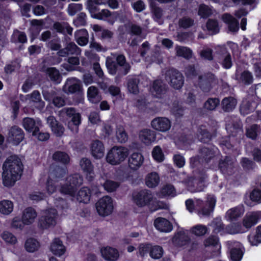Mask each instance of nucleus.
<instances>
[{"mask_svg": "<svg viewBox=\"0 0 261 261\" xmlns=\"http://www.w3.org/2000/svg\"><path fill=\"white\" fill-rule=\"evenodd\" d=\"M3 184L6 187H11L20 178L23 171V165L17 155H10L3 163Z\"/></svg>", "mask_w": 261, "mask_h": 261, "instance_id": "nucleus-1", "label": "nucleus"}, {"mask_svg": "<svg viewBox=\"0 0 261 261\" xmlns=\"http://www.w3.org/2000/svg\"><path fill=\"white\" fill-rule=\"evenodd\" d=\"M216 202V197L214 194H208L205 201L198 199L196 200L195 203H194L192 199H188L186 200L185 204L187 209L190 212L194 211L195 205L196 206L199 207V214L204 216H208L214 211Z\"/></svg>", "mask_w": 261, "mask_h": 261, "instance_id": "nucleus-2", "label": "nucleus"}, {"mask_svg": "<svg viewBox=\"0 0 261 261\" xmlns=\"http://www.w3.org/2000/svg\"><path fill=\"white\" fill-rule=\"evenodd\" d=\"M200 155L192 156L190 159V166L191 168H196L201 162L209 163L212 159L220 154L218 148H200Z\"/></svg>", "mask_w": 261, "mask_h": 261, "instance_id": "nucleus-3", "label": "nucleus"}, {"mask_svg": "<svg viewBox=\"0 0 261 261\" xmlns=\"http://www.w3.org/2000/svg\"><path fill=\"white\" fill-rule=\"evenodd\" d=\"M128 154V148H111L107 155L106 160L111 165H116L124 161Z\"/></svg>", "mask_w": 261, "mask_h": 261, "instance_id": "nucleus-4", "label": "nucleus"}, {"mask_svg": "<svg viewBox=\"0 0 261 261\" xmlns=\"http://www.w3.org/2000/svg\"><path fill=\"white\" fill-rule=\"evenodd\" d=\"M95 206L98 215L102 217L111 215L114 210L113 199L109 196L100 198L96 203Z\"/></svg>", "mask_w": 261, "mask_h": 261, "instance_id": "nucleus-5", "label": "nucleus"}, {"mask_svg": "<svg viewBox=\"0 0 261 261\" xmlns=\"http://www.w3.org/2000/svg\"><path fill=\"white\" fill-rule=\"evenodd\" d=\"M57 211L55 208H49L45 211L44 215L41 216L38 221V226L44 229L54 226L56 224Z\"/></svg>", "mask_w": 261, "mask_h": 261, "instance_id": "nucleus-6", "label": "nucleus"}, {"mask_svg": "<svg viewBox=\"0 0 261 261\" xmlns=\"http://www.w3.org/2000/svg\"><path fill=\"white\" fill-rule=\"evenodd\" d=\"M152 199L153 196L151 191L147 189L141 190L133 194L134 202L140 207L148 205Z\"/></svg>", "mask_w": 261, "mask_h": 261, "instance_id": "nucleus-7", "label": "nucleus"}, {"mask_svg": "<svg viewBox=\"0 0 261 261\" xmlns=\"http://www.w3.org/2000/svg\"><path fill=\"white\" fill-rule=\"evenodd\" d=\"M166 79L175 89H180L184 85V80L182 74L174 69H171L167 71Z\"/></svg>", "mask_w": 261, "mask_h": 261, "instance_id": "nucleus-8", "label": "nucleus"}, {"mask_svg": "<svg viewBox=\"0 0 261 261\" xmlns=\"http://www.w3.org/2000/svg\"><path fill=\"white\" fill-rule=\"evenodd\" d=\"M216 60L222 66L228 69L231 67L232 65V58L230 54L226 50L224 47H218V50L216 51Z\"/></svg>", "mask_w": 261, "mask_h": 261, "instance_id": "nucleus-9", "label": "nucleus"}, {"mask_svg": "<svg viewBox=\"0 0 261 261\" xmlns=\"http://www.w3.org/2000/svg\"><path fill=\"white\" fill-rule=\"evenodd\" d=\"M80 166L86 179L89 182L92 181L95 177L94 166L91 160L87 158H82L80 161Z\"/></svg>", "mask_w": 261, "mask_h": 261, "instance_id": "nucleus-10", "label": "nucleus"}, {"mask_svg": "<svg viewBox=\"0 0 261 261\" xmlns=\"http://www.w3.org/2000/svg\"><path fill=\"white\" fill-rule=\"evenodd\" d=\"M198 79L199 87L205 93L210 92L212 87L217 83L215 76L212 73L204 76H199Z\"/></svg>", "mask_w": 261, "mask_h": 261, "instance_id": "nucleus-11", "label": "nucleus"}, {"mask_svg": "<svg viewBox=\"0 0 261 261\" xmlns=\"http://www.w3.org/2000/svg\"><path fill=\"white\" fill-rule=\"evenodd\" d=\"M151 124L153 128L161 132L168 131L171 126L170 120L166 117H162L153 119L151 121Z\"/></svg>", "mask_w": 261, "mask_h": 261, "instance_id": "nucleus-12", "label": "nucleus"}, {"mask_svg": "<svg viewBox=\"0 0 261 261\" xmlns=\"http://www.w3.org/2000/svg\"><path fill=\"white\" fill-rule=\"evenodd\" d=\"M24 138L23 130L16 126H12L9 131L8 139L15 145H18Z\"/></svg>", "mask_w": 261, "mask_h": 261, "instance_id": "nucleus-13", "label": "nucleus"}, {"mask_svg": "<svg viewBox=\"0 0 261 261\" xmlns=\"http://www.w3.org/2000/svg\"><path fill=\"white\" fill-rule=\"evenodd\" d=\"M100 253L102 258L107 261H116L119 257L118 250L110 246L102 247Z\"/></svg>", "mask_w": 261, "mask_h": 261, "instance_id": "nucleus-14", "label": "nucleus"}, {"mask_svg": "<svg viewBox=\"0 0 261 261\" xmlns=\"http://www.w3.org/2000/svg\"><path fill=\"white\" fill-rule=\"evenodd\" d=\"M139 138L146 145H150L155 140V133L149 129H144L139 133Z\"/></svg>", "mask_w": 261, "mask_h": 261, "instance_id": "nucleus-15", "label": "nucleus"}, {"mask_svg": "<svg viewBox=\"0 0 261 261\" xmlns=\"http://www.w3.org/2000/svg\"><path fill=\"white\" fill-rule=\"evenodd\" d=\"M218 166L220 171L223 174L231 175L234 172L233 163L228 156H226L224 160H221Z\"/></svg>", "mask_w": 261, "mask_h": 261, "instance_id": "nucleus-16", "label": "nucleus"}, {"mask_svg": "<svg viewBox=\"0 0 261 261\" xmlns=\"http://www.w3.org/2000/svg\"><path fill=\"white\" fill-rule=\"evenodd\" d=\"M81 86L79 80L75 77L67 79L63 90L67 93H74L80 90Z\"/></svg>", "mask_w": 261, "mask_h": 261, "instance_id": "nucleus-17", "label": "nucleus"}, {"mask_svg": "<svg viewBox=\"0 0 261 261\" xmlns=\"http://www.w3.org/2000/svg\"><path fill=\"white\" fill-rule=\"evenodd\" d=\"M154 226L155 228L160 231L169 232L173 229L171 223L167 219L159 217L154 221Z\"/></svg>", "mask_w": 261, "mask_h": 261, "instance_id": "nucleus-18", "label": "nucleus"}, {"mask_svg": "<svg viewBox=\"0 0 261 261\" xmlns=\"http://www.w3.org/2000/svg\"><path fill=\"white\" fill-rule=\"evenodd\" d=\"M191 238L184 231H179L172 239L173 243L177 247H187L190 243Z\"/></svg>", "mask_w": 261, "mask_h": 261, "instance_id": "nucleus-19", "label": "nucleus"}, {"mask_svg": "<svg viewBox=\"0 0 261 261\" xmlns=\"http://www.w3.org/2000/svg\"><path fill=\"white\" fill-rule=\"evenodd\" d=\"M144 157L142 153L139 152H133L128 158V166L133 170H137L143 164Z\"/></svg>", "mask_w": 261, "mask_h": 261, "instance_id": "nucleus-20", "label": "nucleus"}, {"mask_svg": "<svg viewBox=\"0 0 261 261\" xmlns=\"http://www.w3.org/2000/svg\"><path fill=\"white\" fill-rule=\"evenodd\" d=\"M260 215L259 212H253L249 215H246L243 220V225L246 231L257 223Z\"/></svg>", "mask_w": 261, "mask_h": 261, "instance_id": "nucleus-21", "label": "nucleus"}, {"mask_svg": "<svg viewBox=\"0 0 261 261\" xmlns=\"http://www.w3.org/2000/svg\"><path fill=\"white\" fill-rule=\"evenodd\" d=\"M47 122L49 125L52 132L58 137L63 135L65 131L63 126L60 124L53 116L47 118Z\"/></svg>", "mask_w": 261, "mask_h": 261, "instance_id": "nucleus-22", "label": "nucleus"}, {"mask_svg": "<svg viewBox=\"0 0 261 261\" xmlns=\"http://www.w3.org/2000/svg\"><path fill=\"white\" fill-rule=\"evenodd\" d=\"M167 86L161 80H156L154 81L151 91L153 95L157 97H161L165 94L167 91Z\"/></svg>", "mask_w": 261, "mask_h": 261, "instance_id": "nucleus-23", "label": "nucleus"}, {"mask_svg": "<svg viewBox=\"0 0 261 261\" xmlns=\"http://www.w3.org/2000/svg\"><path fill=\"white\" fill-rule=\"evenodd\" d=\"M37 214L35 210L32 207H28L23 211L22 219L25 225H31L35 221Z\"/></svg>", "mask_w": 261, "mask_h": 261, "instance_id": "nucleus-24", "label": "nucleus"}, {"mask_svg": "<svg viewBox=\"0 0 261 261\" xmlns=\"http://www.w3.org/2000/svg\"><path fill=\"white\" fill-rule=\"evenodd\" d=\"M50 250L53 254L60 257L65 253L66 248L59 238H56L50 245Z\"/></svg>", "mask_w": 261, "mask_h": 261, "instance_id": "nucleus-25", "label": "nucleus"}, {"mask_svg": "<svg viewBox=\"0 0 261 261\" xmlns=\"http://www.w3.org/2000/svg\"><path fill=\"white\" fill-rule=\"evenodd\" d=\"M223 21L227 24L229 31L237 32L239 30V22L232 15L225 13L222 16Z\"/></svg>", "mask_w": 261, "mask_h": 261, "instance_id": "nucleus-26", "label": "nucleus"}, {"mask_svg": "<svg viewBox=\"0 0 261 261\" xmlns=\"http://www.w3.org/2000/svg\"><path fill=\"white\" fill-rule=\"evenodd\" d=\"M256 103L253 101L252 98L248 97L244 99L240 107V111L243 115H246L254 111Z\"/></svg>", "mask_w": 261, "mask_h": 261, "instance_id": "nucleus-27", "label": "nucleus"}, {"mask_svg": "<svg viewBox=\"0 0 261 261\" xmlns=\"http://www.w3.org/2000/svg\"><path fill=\"white\" fill-rule=\"evenodd\" d=\"M244 213V209L242 206H238L229 209L226 212V216L230 221H236L241 217Z\"/></svg>", "mask_w": 261, "mask_h": 261, "instance_id": "nucleus-28", "label": "nucleus"}, {"mask_svg": "<svg viewBox=\"0 0 261 261\" xmlns=\"http://www.w3.org/2000/svg\"><path fill=\"white\" fill-rule=\"evenodd\" d=\"M22 125L27 131L32 132L33 136L37 135V132L39 130V128L36 126L35 121L33 119L29 117L24 118L22 121Z\"/></svg>", "mask_w": 261, "mask_h": 261, "instance_id": "nucleus-29", "label": "nucleus"}, {"mask_svg": "<svg viewBox=\"0 0 261 261\" xmlns=\"http://www.w3.org/2000/svg\"><path fill=\"white\" fill-rule=\"evenodd\" d=\"M91 196L90 189L86 187H82L78 192L77 199L80 202L88 203L90 202Z\"/></svg>", "mask_w": 261, "mask_h": 261, "instance_id": "nucleus-30", "label": "nucleus"}, {"mask_svg": "<svg viewBox=\"0 0 261 261\" xmlns=\"http://www.w3.org/2000/svg\"><path fill=\"white\" fill-rule=\"evenodd\" d=\"M40 244L38 240L33 238H30L26 240L24 243L25 250L30 253H33L38 250Z\"/></svg>", "mask_w": 261, "mask_h": 261, "instance_id": "nucleus-31", "label": "nucleus"}, {"mask_svg": "<svg viewBox=\"0 0 261 261\" xmlns=\"http://www.w3.org/2000/svg\"><path fill=\"white\" fill-rule=\"evenodd\" d=\"M87 96L89 100L93 103L99 102L101 99L99 95L98 89L95 86H90L88 89Z\"/></svg>", "mask_w": 261, "mask_h": 261, "instance_id": "nucleus-32", "label": "nucleus"}, {"mask_svg": "<svg viewBox=\"0 0 261 261\" xmlns=\"http://www.w3.org/2000/svg\"><path fill=\"white\" fill-rule=\"evenodd\" d=\"M160 182L159 174L155 172L148 173L145 178L146 185L149 188H154L156 187Z\"/></svg>", "mask_w": 261, "mask_h": 261, "instance_id": "nucleus-33", "label": "nucleus"}, {"mask_svg": "<svg viewBox=\"0 0 261 261\" xmlns=\"http://www.w3.org/2000/svg\"><path fill=\"white\" fill-rule=\"evenodd\" d=\"M77 43L81 46L86 45L88 42V33L85 29L77 31L74 34Z\"/></svg>", "mask_w": 261, "mask_h": 261, "instance_id": "nucleus-34", "label": "nucleus"}, {"mask_svg": "<svg viewBox=\"0 0 261 261\" xmlns=\"http://www.w3.org/2000/svg\"><path fill=\"white\" fill-rule=\"evenodd\" d=\"M66 181L77 191L78 188L82 185L83 179L80 174L75 173L67 177Z\"/></svg>", "mask_w": 261, "mask_h": 261, "instance_id": "nucleus-35", "label": "nucleus"}, {"mask_svg": "<svg viewBox=\"0 0 261 261\" xmlns=\"http://www.w3.org/2000/svg\"><path fill=\"white\" fill-rule=\"evenodd\" d=\"M244 254L240 248L232 247L229 251L228 257L230 261H241Z\"/></svg>", "mask_w": 261, "mask_h": 261, "instance_id": "nucleus-36", "label": "nucleus"}, {"mask_svg": "<svg viewBox=\"0 0 261 261\" xmlns=\"http://www.w3.org/2000/svg\"><path fill=\"white\" fill-rule=\"evenodd\" d=\"M53 159L57 162L61 163V164L67 165L70 162V157L69 155L62 151H56L53 155Z\"/></svg>", "mask_w": 261, "mask_h": 261, "instance_id": "nucleus-37", "label": "nucleus"}, {"mask_svg": "<svg viewBox=\"0 0 261 261\" xmlns=\"http://www.w3.org/2000/svg\"><path fill=\"white\" fill-rule=\"evenodd\" d=\"M255 235L249 234L247 239L251 246H258L261 243V224L256 228Z\"/></svg>", "mask_w": 261, "mask_h": 261, "instance_id": "nucleus-38", "label": "nucleus"}, {"mask_svg": "<svg viewBox=\"0 0 261 261\" xmlns=\"http://www.w3.org/2000/svg\"><path fill=\"white\" fill-rule=\"evenodd\" d=\"M237 105V100L232 97L224 98L222 101V107L224 111L229 112L234 109Z\"/></svg>", "mask_w": 261, "mask_h": 261, "instance_id": "nucleus-39", "label": "nucleus"}, {"mask_svg": "<svg viewBox=\"0 0 261 261\" xmlns=\"http://www.w3.org/2000/svg\"><path fill=\"white\" fill-rule=\"evenodd\" d=\"M243 227V225L242 226L239 222L233 223L226 226L225 230L229 234L242 233L246 231Z\"/></svg>", "mask_w": 261, "mask_h": 261, "instance_id": "nucleus-40", "label": "nucleus"}, {"mask_svg": "<svg viewBox=\"0 0 261 261\" xmlns=\"http://www.w3.org/2000/svg\"><path fill=\"white\" fill-rule=\"evenodd\" d=\"M26 98L29 99L30 102L37 105V107L42 108L44 106V103L41 100L40 93L37 91H34L31 94H28L26 96Z\"/></svg>", "mask_w": 261, "mask_h": 261, "instance_id": "nucleus-41", "label": "nucleus"}, {"mask_svg": "<svg viewBox=\"0 0 261 261\" xmlns=\"http://www.w3.org/2000/svg\"><path fill=\"white\" fill-rule=\"evenodd\" d=\"M116 137L117 141L120 143H124L127 141L128 135L123 126L118 125L116 126Z\"/></svg>", "mask_w": 261, "mask_h": 261, "instance_id": "nucleus-42", "label": "nucleus"}, {"mask_svg": "<svg viewBox=\"0 0 261 261\" xmlns=\"http://www.w3.org/2000/svg\"><path fill=\"white\" fill-rule=\"evenodd\" d=\"M116 61L117 64L122 69L120 74L122 75L126 74L128 72L130 67L129 64L126 62L125 57L122 55L117 56L116 57Z\"/></svg>", "mask_w": 261, "mask_h": 261, "instance_id": "nucleus-43", "label": "nucleus"}, {"mask_svg": "<svg viewBox=\"0 0 261 261\" xmlns=\"http://www.w3.org/2000/svg\"><path fill=\"white\" fill-rule=\"evenodd\" d=\"M197 135L198 140L201 142L207 143L211 139V135L205 126L199 127Z\"/></svg>", "mask_w": 261, "mask_h": 261, "instance_id": "nucleus-44", "label": "nucleus"}, {"mask_svg": "<svg viewBox=\"0 0 261 261\" xmlns=\"http://www.w3.org/2000/svg\"><path fill=\"white\" fill-rule=\"evenodd\" d=\"M67 173L66 167H62L59 166H56L52 170L50 174L57 180L63 179L65 177Z\"/></svg>", "mask_w": 261, "mask_h": 261, "instance_id": "nucleus-45", "label": "nucleus"}, {"mask_svg": "<svg viewBox=\"0 0 261 261\" xmlns=\"http://www.w3.org/2000/svg\"><path fill=\"white\" fill-rule=\"evenodd\" d=\"M176 56L181 57L187 59L192 58V51L187 47L176 46L175 47Z\"/></svg>", "mask_w": 261, "mask_h": 261, "instance_id": "nucleus-46", "label": "nucleus"}, {"mask_svg": "<svg viewBox=\"0 0 261 261\" xmlns=\"http://www.w3.org/2000/svg\"><path fill=\"white\" fill-rule=\"evenodd\" d=\"M13 210V203L8 200H4L0 202V213L4 215L10 214Z\"/></svg>", "mask_w": 261, "mask_h": 261, "instance_id": "nucleus-47", "label": "nucleus"}, {"mask_svg": "<svg viewBox=\"0 0 261 261\" xmlns=\"http://www.w3.org/2000/svg\"><path fill=\"white\" fill-rule=\"evenodd\" d=\"M139 79L137 77L129 78L127 82V89L128 91L133 94H137L139 92L138 84Z\"/></svg>", "mask_w": 261, "mask_h": 261, "instance_id": "nucleus-48", "label": "nucleus"}, {"mask_svg": "<svg viewBox=\"0 0 261 261\" xmlns=\"http://www.w3.org/2000/svg\"><path fill=\"white\" fill-rule=\"evenodd\" d=\"M220 103V100L217 98H209L203 105V108L206 111L215 110Z\"/></svg>", "mask_w": 261, "mask_h": 261, "instance_id": "nucleus-49", "label": "nucleus"}, {"mask_svg": "<svg viewBox=\"0 0 261 261\" xmlns=\"http://www.w3.org/2000/svg\"><path fill=\"white\" fill-rule=\"evenodd\" d=\"M203 244L205 247H217L219 246V248H221L219 238L218 236L215 235H211L205 239Z\"/></svg>", "mask_w": 261, "mask_h": 261, "instance_id": "nucleus-50", "label": "nucleus"}, {"mask_svg": "<svg viewBox=\"0 0 261 261\" xmlns=\"http://www.w3.org/2000/svg\"><path fill=\"white\" fill-rule=\"evenodd\" d=\"M46 73L52 81L57 83L60 82L61 75L59 71L56 68L54 67L48 68L46 69Z\"/></svg>", "mask_w": 261, "mask_h": 261, "instance_id": "nucleus-51", "label": "nucleus"}, {"mask_svg": "<svg viewBox=\"0 0 261 261\" xmlns=\"http://www.w3.org/2000/svg\"><path fill=\"white\" fill-rule=\"evenodd\" d=\"M253 76L251 72L248 71H244L238 77L239 82L245 85H250L253 82Z\"/></svg>", "mask_w": 261, "mask_h": 261, "instance_id": "nucleus-52", "label": "nucleus"}, {"mask_svg": "<svg viewBox=\"0 0 261 261\" xmlns=\"http://www.w3.org/2000/svg\"><path fill=\"white\" fill-rule=\"evenodd\" d=\"M163 253V248L160 246L155 245L150 248L149 255L152 258L159 259L162 257Z\"/></svg>", "mask_w": 261, "mask_h": 261, "instance_id": "nucleus-53", "label": "nucleus"}, {"mask_svg": "<svg viewBox=\"0 0 261 261\" xmlns=\"http://www.w3.org/2000/svg\"><path fill=\"white\" fill-rule=\"evenodd\" d=\"M119 186L120 184L118 182L110 179H107L102 185L104 189L108 192L115 191Z\"/></svg>", "mask_w": 261, "mask_h": 261, "instance_id": "nucleus-54", "label": "nucleus"}, {"mask_svg": "<svg viewBox=\"0 0 261 261\" xmlns=\"http://www.w3.org/2000/svg\"><path fill=\"white\" fill-rule=\"evenodd\" d=\"M190 232L196 236H203L207 233V228L205 225L198 224L192 227Z\"/></svg>", "mask_w": 261, "mask_h": 261, "instance_id": "nucleus-55", "label": "nucleus"}, {"mask_svg": "<svg viewBox=\"0 0 261 261\" xmlns=\"http://www.w3.org/2000/svg\"><path fill=\"white\" fill-rule=\"evenodd\" d=\"M259 132V127L256 124H254L247 129L246 134L247 137L254 140L256 138Z\"/></svg>", "mask_w": 261, "mask_h": 261, "instance_id": "nucleus-56", "label": "nucleus"}, {"mask_svg": "<svg viewBox=\"0 0 261 261\" xmlns=\"http://www.w3.org/2000/svg\"><path fill=\"white\" fill-rule=\"evenodd\" d=\"M106 65L109 73L112 75L116 74L118 71L122 70L117 64L109 59L107 60Z\"/></svg>", "mask_w": 261, "mask_h": 261, "instance_id": "nucleus-57", "label": "nucleus"}, {"mask_svg": "<svg viewBox=\"0 0 261 261\" xmlns=\"http://www.w3.org/2000/svg\"><path fill=\"white\" fill-rule=\"evenodd\" d=\"M1 237L7 243L15 244L17 242L16 237L12 233L8 231H4Z\"/></svg>", "mask_w": 261, "mask_h": 261, "instance_id": "nucleus-58", "label": "nucleus"}, {"mask_svg": "<svg viewBox=\"0 0 261 261\" xmlns=\"http://www.w3.org/2000/svg\"><path fill=\"white\" fill-rule=\"evenodd\" d=\"M213 231L216 233H219L224 232L225 230V225L223 223L221 219L219 218L214 219L213 221Z\"/></svg>", "mask_w": 261, "mask_h": 261, "instance_id": "nucleus-59", "label": "nucleus"}, {"mask_svg": "<svg viewBox=\"0 0 261 261\" xmlns=\"http://www.w3.org/2000/svg\"><path fill=\"white\" fill-rule=\"evenodd\" d=\"M161 193L165 196H171L174 197L176 195V190L173 185L167 184L162 188Z\"/></svg>", "mask_w": 261, "mask_h": 261, "instance_id": "nucleus-60", "label": "nucleus"}, {"mask_svg": "<svg viewBox=\"0 0 261 261\" xmlns=\"http://www.w3.org/2000/svg\"><path fill=\"white\" fill-rule=\"evenodd\" d=\"M250 199L252 202L256 203H261V190L258 188H254L250 193Z\"/></svg>", "mask_w": 261, "mask_h": 261, "instance_id": "nucleus-61", "label": "nucleus"}, {"mask_svg": "<svg viewBox=\"0 0 261 261\" xmlns=\"http://www.w3.org/2000/svg\"><path fill=\"white\" fill-rule=\"evenodd\" d=\"M212 14L211 8L205 5H200L199 8L198 15L202 18H206Z\"/></svg>", "mask_w": 261, "mask_h": 261, "instance_id": "nucleus-62", "label": "nucleus"}, {"mask_svg": "<svg viewBox=\"0 0 261 261\" xmlns=\"http://www.w3.org/2000/svg\"><path fill=\"white\" fill-rule=\"evenodd\" d=\"M162 148H153L152 151V156L153 159L158 162H162L164 160V153Z\"/></svg>", "mask_w": 261, "mask_h": 261, "instance_id": "nucleus-63", "label": "nucleus"}, {"mask_svg": "<svg viewBox=\"0 0 261 261\" xmlns=\"http://www.w3.org/2000/svg\"><path fill=\"white\" fill-rule=\"evenodd\" d=\"M206 27L209 31L214 34H216L219 31V27L218 22L214 19H209L206 23Z\"/></svg>", "mask_w": 261, "mask_h": 261, "instance_id": "nucleus-64", "label": "nucleus"}]
</instances>
